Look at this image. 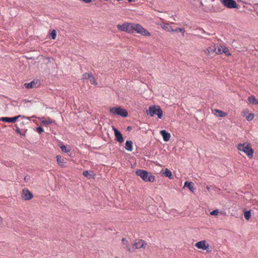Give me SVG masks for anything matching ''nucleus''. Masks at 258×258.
Masks as SVG:
<instances>
[{"mask_svg":"<svg viewBox=\"0 0 258 258\" xmlns=\"http://www.w3.org/2000/svg\"><path fill=\"white\" fill-rule=\"evenodd\" d=\"M117 28L121 31H124L130 34L137 33L143 36H150L151 33L142 26L139 24L125 23L122 25L118 24Z\"/></svg>","mask_w":258,"mask_h":258,"instance_id":"f257e3e1","label":"nucleus"},{"mask_svg":"<svg viewBox=\"0 0 258 258\" xmlns=\"http://www.w3.org/2000/svg\"><path fill=\"white\" fill-rule=\"evenodd\" d=\"M136 174L137 176H140L142 179L145 181L153 182L154 181L155 179L154 175L145 170L138 169L136 172Z\"/></svg>","mask_w":258,"mask_h":258,"instance_id":"f03ea898","label":"nucleus"},{"mask_svg":"<svg viewBox=\"0 0 258 258\" xmlns=\"http://www.w3.org/2000/svg\"><path fill=\"white\" fill-rule=\"evenodd\" d=\"M146 113L148 115L152 117L157 115L159 119H161L163 116V111L159 105H151L147 110Z\"/></svg>","mask_w":258,"mask_h":258,"instance_id":"7ed1b4c3","label":"nucleus"},{"mask_svg":"<svg viewBox=\"0 0 258 258\" xmlns=\"http://www.w3.org/2000/svg\"><path fill=\"white\" fill-rule=\"evenodd\" d=\"M237 149L238 150L244 152L249 158H251L253 157L254 151L249 144H246L245 143L243 144H239L238 145Z\"/></svg>","mask_w":258,"mask_h":258,"instance_id":"20e7f679","label":"nucleus"},{"mask_svg":"<svg viewBox=\"0 0 258 258\" xmlns=\"http://www.w3.org/2000/svg\"><path fill=\"white\" fill-rule=\"evenodd\" d=\"M109 111L110 113L112 114L117 115L123 117H126L128 116L127 110L121 108L120 106L110 107Z\"/></svg>","mask_w":258,"mask_h":258,"instance_id":"39448f33","label":"nucleus"},{"mask_svg":"<svg viewBox=\"0 0 258 258\" xmlns=\"http://www.w3.org/2000/svg\"><path fill=\"white\" fill-rule=\"evenodd\" d=\"M220 2L229 9L238 8V5L234 0H220Z\"/></svg>","mask_w":258,"mask_h":258,"instance_id":"423d86ee","label":"nucleus"},{"mask_svg":"<svg viewBox=\"0 0 258 258\" xmlns=\"http://www.w3.org/2000/svg\"><path fill=\"white\" fill-rule=\"evenodd\" d=\"M84 80L90 79V82L91 84L96 86L98 83L96 81L94 77L91 72L86 73L83 75Z\"/></svg>","mask_w":258,"mask_h":258,"instance_id":"0eeeda50","label":"nucleus"},{"mask_svg":"<svg viewBox=\"0 0 258 258\" xmlns=\"http://www.w3.org/2000/svg\"><path fill=\"white\" fill-rule=\"evenodd\" d=\"M22 115H19L14 117H2L0 118V121H4V122H7L9 123H14L17 120L20 118L21 117Z\"/></svg>","mask_w":258,"mask_h":258,"instance_id":"6e6552de","label":"nucleus"},{"mask_svg":"<svg viewBox=\"0 0 258 258\" xmlns=\"http://www.w3.org/2000/svg\"><path fill=\"white\" fill-rule=\"evenodd\" d=\"M113 130L114 133L115 140L119 143H122L124 140L121 132L114 127H113Z\"/></svg>","mask_w":258,"mask_h":258,"instance_id":"1a4fd4ad","label":"nucleus"},{"mask_svg":"<svg viewBox=\"0 0 258 258\" xmlns=\"http://www.w3.org/2000/svg\"><path fill=\"white\" fill-rule=\"evenodd\" d=\"M146 244L145 241L142 239H136L133 244L134 247L135 249H139L140 248H144Z\"/></svg>","mask_w":258,"mask_h":258,"instance_id":"9d476101","label":"nucleus"},{"mask_svg":"<svg viewBox=\"0 0 258 258\" xmlns=\"http://www.w3.org/2000/svg\"><path fill=\"white\" fill-rule=\"evenodd\" d=\"M33 194L27 189H23L22 197L25 200H30L33 198Z\"/></svg>","mask_w":258,"mask_h":258,"instance_id":"9b49d317","label":"nucleus"},{"mask_svg":"<svg viewBox=\"0 0 258 258\" xmlns=\"http://www.w3.org/2000/svg\"><path fill=\"white\" fill-rule=\"evenodd\" d=\"M160 135L162 136L163 140L165 142H168L171 137L170 133H168L166 130H161L160 132Z\"/></svg>","mask_w":258,"mask_h":258,"instance_id":"f8f14e48","label":"nucleus"},{"mask_svg":"<svg viewBox=\"0 0 258 258\" xmlns=\"http://www.w3.org/2000/svg\"><path fill=\"white\" fill-rule=\"evenodd\" d=\"M216 51V45H214L209 47L206 50H205V52L207 55H211L213 53H215Z\"/></svg>","mask_w":258,"mask_h":258,"instance_id":"ddd939ff","label":"nucleus"},{"mask_svg":"<svg viewBox=\"0 0 258 258\" xmlns=\"http://www.w3.org/2000/svg\"><path fill=\"white\" fill-rule=\"evenodd\" d=\"M206 244L207 242L206 240H202L197 242L195 244V246L199 249L204 250V248H206Z\"/></svg>","mask_w":258,"mask_h":258,"instance_id":"4468645a","label":"nucleus"},{"mask_svg":"<svg viewBox=\"0 0 258 258\" xmlns=\"http://www.w3.org/2000/svg\"><path fill=\"white\" fill-rule=\"evenodd\" d=\"M37 82L33 81L30 83H26L24 84V86L27 89L33 88L37 87Z\"/></svg>","mask_w":258,"mask_h":258,"instance_id":"2eb2a0df","label":"nucleus"},{"mask_svg":"<svg viewBox=\"0 0 258 258\" xmlns=\"http://www.w3.org/2000/svg\"><path fill=\"white\" fill-rule=\"evenodd\" d=\"M184 186L187 187L192 192H194L195 189L193 182L186 181L184 182Z\"/></svg>","mask_w":258,"mask_h":258,"instance_id":"dca6fc26","label":"nucleus"},{"mask_svg":"<svg viewBox=\"0 0 258 258\" xmlns=\"http://www.w3.org/2000/svg\"><path fill=\"white\" fill-rule=\"evenodd\" d=\"M163 174L165 177H167L170 179H173L174 178L171 171L167 168H165Z\"/></svg>","mask_w":258,"mask_h":258,"instance_id":"f3484780","label":"nucleus"},{"mask_svg":"<svg viewBox=\"0 0 258 258\" xmlns=\"http://www.w3.org/2000/svg\"><path fill=\"white\" fill-rule=\"evenodd\" d=\"M125 148L127 151H132L133 150V142L132 141H126Z\"/></svg>","mask_w":258,"mask_h":258,"instance_id":"a211bd4d","label":"nucleus"},{"mask_svg":"<svg viewBox=\"0 0 258 258\" xmlns=\"http://www.w3.org/2000/svg\"><path fill=\"white\" fill-rule=\"evenodd\" d=\"M248 101L249 103L252 104L258 105V100L255 98L254 96H251L248 97Z\"/></svg>","mask_w":258,"mask_h":258,"instance_id":"6ab92c4d","label":"nucleus"},{"mask_svg":"<svg viewBox=\"0 0 258 258\" xmlns=\"http://www.w3.org/2000/svg\"><path fill=\"white\" fill-rule=\"evenodd\" d=\"M56 160L59 166L63 167L65 163L64 159L59 155L56 156Z\"/></svg>","mask_w":258,"mask_h":258,"instance_id":"aec40b11","label":"nucleus"},{"mask_svg":"<svg viewBox=\"0 0 258 258\" xmlns=\"http://www.w3.org/2000/svg\"><path fill=\"white\" fill-rule=\"evenodd\" d=\"M93 173V171H88L87 170H86V171H84L83 173V175L85 176V177H87L89 179H91V178H92V179H94V175H93L92 174H91L90 173Z\"/></svg>","mask_w":258,"mask_h":258,"instance_id":"412c9836","label":"nucleus"},{"mask_svg":"<svg viewBox=\"0 0 258 258\" xmlns=\"http://www.w3.org/2000/svg\"><path fill=\"white\" fill-rule=\"evenodd\" d=\"M173 27L169 24H164L163 25L162 28L168 32H172Z\"/></svg>","mask_w":258,"mask_h":258,"instance_id":"4be33fe9","label":"nucleus"},{"mask_svg":"<svg viewBox=\"0 0 258 258\" xmlns=\"http://www.w3.org/2000/svg\"><path fill=\"white\" fill-rule=\"evenodd\" d=\"M215 111L218 113L216 114L217 116L219 117H225L226 116V113L218 109H215Z\"/></svg>","mask_w":258,"mask_h":258,"instance_id":"5701e85b","label":"nucleus"},{"mask_svg":"<svg viewBox=\"0 0 258 258\" xmlns=\"http://www.w3.org/2000/svg\"><path fill=\"white\" fill-rule=\"evenodd\" d=\"M41 123L43 125L47 126L51 124L52 123V121L48 118L47 119L42 120Z\"/></svg>","mask_w":258,"mask_h":258,"instance_id":"b1692460","label":"nucleus"},{"mask_svg":"<svg viewBox=\"0 0 258 258\" xmlns=\"http://www.w3.org/2000/svg\"><path fill=\"white\" fill-rule=\"evenodd\" d=\"M244 217L246 220H249L251 217V213L250 211H246L244 212Z\"/></svg>","mask_w":258,"mask_h":258,"instance_id":"393cba45","label":"nucleus"},{"mask_svg":"<svg viewBox=\"0 0 258 258\" xmlns=\"http://www.w3.org/2000/svg\"><path fill=\"white\" fill-rule=\"evenodd\" d=\"M50 37L54 40L56 37V32L55 30H53L49 34Z\"/></svg>","mask_w":258,"mask_h":258,"instance_id":"a878e982","label":"nucleus"},{"mask_svg":"<svg viewBox=\"0 0 258 258\" xmlns=\"http://www.w3.org/2000/svg\"><path fill=\"white\" fill-rule=\"evenodd\" d=\"M222 52L223 53H224L227 56H229L231 55L228 49L226 47H224L223 48H222Z\"/></svg>","mask_w":258,"mask_h":258,"instance_id":"bb28decb","label":"nucleus"},{"mask_svg":"<svg viewBox=\"0 0 258 258\" xmlns=\"http://www.w3.org/2000/svg\"><path fill=\"white\" fill-rule=\"evenodd\" d=\"M125 248L127 249V251L130 252H133L135 251V248L134 246L133 247H131L130 245L128 243L126 244L125 245Z\"/></svg>","mask_w":258,"mask_h":258,"instance_id":"cd10ccee","label":"nucleus"},{"mask_svg":"<svg viewBox=\"0 0 258 258\" xmlns=\"http://www.w3.org/2000/svg\"><path fill=\"white\" fill-rule=\"evenodd\" d=\"M222 48H223L222 47V46L218 47L217 48L216 47L215 53L216 54H219L223 53Z\"/></svg>","mask_w":258,"mask_h":258,"instance_id":"c85d7f7f","label":"nucleus"},{"mask_svg":"<svg viewBox=\"0 0 258 258\" xmlns=\"http://www.w3.org/2000/svg\"><path fill=\"white\" fill-rule=\"evenodd\" d=\"M254 116V114L253 113H250L247 117H246V120L248 121H251L252 120Z\"/></svg>","mask_w":258,"mask_h":258,"instance_id":"c756f323","label":"nucleus"},{"mask_svg":"<svg viewBox=\"0 0 258 258\" xmlns=\"http://www.w3.org/2000/svg\"><path fill=\"white\" fill-rule=\"evenodd\" d=\"M60 148H61L62 151L63 152L68 153V152H70V150L68 149L67 147L64 145L61 146L60 147Z\"/></svg>","mask_w":258,"mask_h":258,"instance_id":"7c9ffc66","label":"nucleus"},{"mask_svg":"<svg viewBox=\"0 0 258 258\" xmlns=\"http://www.w3.org/2000/svg\"><path fill=\"white\" fill-rule=\"evenodd\" d=\"M36 131L39 133V134H41L43 132H44V130L43 128L41 127V126H38L36 128Z\"/></svg>","mask_w":258,"mask_h":258,"instance_id":"2f4dec72","label":"nucleus"},{"mask_svg":"<svg viewBox=\"0 0 258 258\" xmlns=\"http://www.w3.org/2000/svg\"><path fill=\"white\" fill-rule=\"evenodd\" d=\"M219 213V210L216 209V210H214L213 211H212L211 213H210V214L211 215H214V216H216L218 215V214Z\"/></svg>","mask_w":258,"mask_h":258,"instance_id":"473e14b6","label":"nucleus"},{"mask_svg":"<svg viewBox=\"0 0 258 258\" xmlns=\"http://www.w3.org/2000/svg\"><path fill=\"white\" fill-rule=\"evenodd\" d=\"M211 247H210V246L208 244H206V248H204V250H207V252H211Z\"/></svg>","mask_w":258,"mask_h":258,"instance_id":"72a5a7b5","label":"nucleus"},{"mask_svg":"<svg viewBox=\"0 0 258 258\" xmlns=\"http://www.w3.org/2000/svg\"><path fill=\"white\" fill-rule=\"evenodd\" d=\"M181 28H173V30H172V32H177V33H178L180 32V31H181Z\"/></svg>","mask_w":258,"mask_h":258,"instance_id":"f704fd0d","label":"nucleus"},{"mask_svg":"<svg viewBox=\"0 0 258 258\" xmlns=\"http://www.w3.org/2000/svg\"><path fill=\"white\" fill-rule=\"evenodd\" d=\"M15 126H16V130H15L16 132L18 134H20V135H22V134H21V131H20V128H19V127H18V126H17V125H16V124H15Z\"/></svg>","mask_w":258,"mask_h":258,"instance_id":"c9c22d12","label":"nucleus"},{"mask_svg":"<svg viewBox=\"0 0 258 258\" xmlns=\"http://www.w3.org/2000/svg\"><path fill=\"white\" fill-rule=\"evenodd\" d=\"M122 243L123 245H125L126 244L128 243L127 240L125 238H122Z\"/></svg>","mask_w":258,"mask_h":258,"instance_id":"e433bc0d","label":"nucleus"},{"mask_svg":"<svg viewBox=\"0 0 258 258\" xmlns=\"http://www.w3.org/2000/svg\"><path fill=\"white\" fill-rule=\"evenodd\" d=\"M81 1L86 3L89 4L92 2V0H80Z\"/></svg>","mask_w":258,"mask_h":258,"instance_id":"4c0bfd02","label":"nucleus"},{"mask_svg":"<svg viewBox=\"0 0 258 258\" xmlns=\"http://www.w3.org/2000/svg\"><path fill=\"white\" fill-rule=\"evenodd\" d=\"M181 31H180V32L182 33V36H184V34L185 32V29L184 28H181Z\"/></svg>","mask_w":258,"mask_h":258,"instance_id":"58836bf2","label":"nucleus"},{"mask_svg":"<svg viewBox=\"0 0 258 258\" xmlns=\"http://www.w3.org/2000/svg\"><path fill=\"white\" fill-rule=\"evenodd\" d=\"M24 180L25 181H28L29 180V177L27 176H26L24 178Z\"/></svg>","mask_w":258,"mask_h":258,"instance_id":"ea45409f","label":"nucleus"},{"mask_svg":"<svg viewBox=\"0 0 258 258\" xmlns=\"http://www.w3.org/2000/svg\"><path fill=\"white\" fill-rule=\"evenodd\" d=\"M132 129V127L131 126H128L127 127V131H131V130Z\"/></svg>","mask_w":258,"mask_h":258,"instance_id":"a19ab883","label":"nucleus"},{"mask_svg":"<svg viewBox=\"0 0 258 258\" xmlns=\"http://www.w3.org/2000/svg\"><path fill=\"white\" fill-rule=\"evenodd\" d=\"M128 2H134L135 0H127Z\"/></svg>","mask_w":258,"mask_h":258,"instance_id":"79ce46f5","label":"nucleus"},{"mask_svg":"<svg viewBox=\"0 0 258 258\" xmlns=\"http://www.w3.org/2000/svg\"><path fill=\"white\" fill-rule=\"evenodd\" d=\"M202 31L203 33H206V32L203 29H202Z\"/></svg>","mask_w":258,"mask_h":258,"instance_id":"37998d69","label":"nucleus"},{"mask_svg":"<svg viewBox=\"0 0 258 258\" xmlns=\"http://www.w3.org/2000/svg\"><path fill=\"white\" fill-rule=\"evenodd\" d=\"M94 2H95L96 0H93Z\"/></svg>","mask_w":258,"mask_h":258,"instance_id":"c03bdc74","label":"nucleus"}]
</instances>
